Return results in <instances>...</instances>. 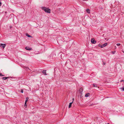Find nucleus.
<instances>
[{"mask_svg":"<svg viewBox=\"0 0 124 124\" xmlns=\"http://www.w3.org/2000/svg\"><path fill=\"white\" fill-rule=\"evenodd\" d=\"M42 9L43 10H44L45 12L48 13H50V10L48 8H46L45 7H43L42 8Z\"/></svg>","mask_w":124,"mask_h":124,"instance_id":"obj_1","label":"nucleus"},{"mask_svg":"<svg viewBox=\"0 0 124 124\" xmlns=\"http://www.w3.org/2000/svg\"><path fill=\"white\" fill-rule=\"evenodd\" d=\"M107 45V43H105L104 44L102 45H100V46H99L101 48H102L104 47L105 46H106Z\"/></svg>","mask_w":124,"mask_h":124,"instance_id":"obj_2","label":"nucleus"},{"mask_svg":"<svg viewBox=\"0 0 124 124\" xmlns=\"http://www.w3.org/2000/svg\"><path fill=\"white\" fill-rule=\"evenodd\" d=\"M91 43L93 44H95L96 43V41H95L94 39H91Z\"/></svg>","mask_w":124,"mask_h":124,"instance_id":"obj_3","label":"nucleus"},{"mask_svg":"<svg viewBox=\"0 0 124 124\" xmlns=\"http://www.w3.org/2000/svg\"><path fill=\"white\" fill-rule=\"evenodd\" d=\"M2 46L3 48H4L6 46V44H0V46Z\"/></svg>","mask_w":124,"mask_h":124,"instance_id":"obj_4","label":"nucleus"},{"mask_svg":"<svg viewBox=\"0 0 124 124\" xmlns=\"http://www.w3.org/2000/svg\"><path fill=\"white\" fill-rule=\"evenodd\" d=\"M25 49L27 50H31V48H30L29 47H25Z\"/></svg>","mask_w":124,"mask_h":124,"instance_id":"obj_5","label":"nucleus"},{"mask_svg":"<svg viewBox=\"0 0 124 124\" xmlns=\"http://www.w3.org/2000/svg\"><path fill=\"white\" fill-rule=\"evenodd\" d=\"M79 91L80 93H82L83 91L82 88H80V89L79 90Z\"/></svg>","mask_w":124,"mask_h":124,"instance_id":"obj_6","label":"nucleus"},{"mask_svg":"<svg viewBox=\"0 0 124 124\" xmlns=\"http://www.w3.org/2000/svg\"><path fill=\"white\" fill-rule=\"evenodd\" d=\"M46 70H43L42 71V73L43 74H45V75H47L46 74Z\"/></svg>","mask_w":124,"mask_h":124,"instance_id":"obj_7","label":"nucleus"},{"mask_svg":"<svg viewBox=\"0 0 124 124\" xmlns=\"http://www.w3.org/2000/svg\"><path fill=\"white\" fill-rule=\"evenodd\" d=\"M73 101H72V102H70L69 103V108H70L71 107V105H72V103H73Z\"/></svg>","mask_w":124,"mask_h":124,"instance_id":"obj_8","label":"nucleus"},{"mask_svg":"<svg viewBox=\"0 0 124 124\" xmlns=\"http://www.w3.org/2000/svg\"><path fill=\"white\" fill-rule=\"evenodd\" d=\"M90 93H87L85 95V97H87L89 96Z\"/></svg>","mask_w":124,"mask_h":124,"instance_id":"obj_9","label":"nucleus"},{"mask_svg":"<svg viewBox=\"0 0 124 124\" xmlns=\"http://www.w3.org/2000/svg\"><path fill=\"white\" fill-rule=\"evenodd\" d=\"M86 11L88 13H90V10L89 9H86Z\"/></svg>","mask_w":124,"mask_h":124,"instance_id":"obj_10","label":"nucleus"},{"mask_svg":"<svg viewBox=\"0 0 124 124\" xmlns=\"http://www.w3.org/2000/svg\"><path fill=\"white\" fill-rule=\"evenodd\" d=\"M26 36H27V37H31V36L30 35H29L28 34H26Z\"/></svg>","mask_w":124,"mask_h":124,"instance_id":"obj_11","label":"nucleus"},{"mask_svg":"<svg viewBox=\"0 0 124 124\" xmlns=\"http://www.w3.org/2000/svg\"><path fill=\"white\" fill-rule=\"evenodd\" d=\"M29 99V98L28 97H26V100L25 101V102H27L28 101V99Z\"/></svg>","mask_w":124,"mask_h":124,"instance_id":"obj_12","label":"nucleus"},{"mask_svg":"<svg viewBox=\"0 0 124 124\" xmlns=\"http://www.w3.org/2000/svg\"><path fill=\"white\" fill-rule=\"evenodd\" d=\"M8 78L7 77H4L2 78V79L4 80H5L7 79Z\"/></svg>","mask_w":124,"mask_h":124,"instance_id":"obj_13","label":"nucleus"},{"mask_svg":"<svg viewBox=\"0 0 124 124\" xmlns=\"http://www.w3.org/2000/svg\"><path fill=\"white\" fill-rule=\"evenodd\" d=\"M24 106L25 107H26L27 106L26 102H25L24 104Z\"/></svg>","mask_w":124,"mask_h":124,"instance_id":"obj_14","label":"nucleus"},{"mask_svg":"<svg viewBox=\"0 0 124 124\" xmlns=\"http://www.w3.org/2000/svg\"><path fill=\"white\" fill-rule=\"evenodd\" d=\"M120 89H122L123 91H124V87H123V88H120Z\"/></svg>","mask_w":124,"mask_h":124,"instance_id":"obj_15","label":"nucleus"},{"mask_svg":"<svg viewBox=\"0 0 124 124\" xmlns=\"http://www.w3.org/2000/svg\"><path fill=\"white\" fill-rule=\"evenodd\" d=\"M93 86L94 87H97V86L96 85H95L94 84H93Z\"/></svg>","mask_w":124,"mask_h":124,"instance_id":"obj_16","label":"nucleus"},{"mask_svg":"<svg viewBox=\"0 0 124 124\" xmlns=\"http://www.w3.org/2000/svg\"><path fill=\"white\" fill-rule=\"evenodd\" d=\"M115 52H116L115 51H112V54H114L115 53Z\"/></svg>","mask_w":124,"mask_h":124,"instance_id":"obj_17","label":"nucleus"},{"mask_svg":"<svg viewBox=\"0 0 124 124\" xmlns=\"http://www.w3.org/2000/svg\"><path fill=\"white\" fill-rule=\"evenodd\" d=\"M120 44H116V45L118 46H119Z\"/></svg>","mask_w":124,"mask_h":124,"instance_id":"obj_18","label":"nucleus"},{"mask_svg":"<svg viewBox=\"0 0 124 124\" xmlns=\"http://www.w3.org/2000/svg\"><path fill=\"white\" fill-rule=\"evenodd\" d=\"M3 75L1 73H0V76H3Z\"/></svg>","mask_w":124,"mask_h":124,"instance_id":"obj_19","label":"nucleus"},{"mask_svg":"<svg viewBox=\"0 0 124 124\" xmlns=\"http://www.w3.org/2000/svg\"><path fill=\"white\" fill-rule=\"evenodd\" d=\"M21 92L22 93H23V91L22 89L21 90Z\"/></svg>","mask_w":124,"mask_h":124,"instance_id":"obj_20","label":"nucleus"},{"mask_svg":"<svg viewBox=\"0 0 124 124\" xmlns=\"http://www.w3.org/2000/svg\"><path fill=\"white\" fill-rule=\"evenodd\" d=\"M124 81V80H121V82H123V81Z\"/></svg>","mask_w":124,"mask_h":124,"instance_id":"obj_21","label":"nucleus"},{"mask_svg":"<svg viewBox=\"0 0 124 124\" xmlns=\"http://www.w3.org/2000/svg\"><path fill=\"white\" fill-rule=\"evenodd\" d=\"M1 3L0 2V6H1Z\"/></svg>","mask_w":124,"mask_h":124,"instance_id":"obj_22","label":"nucleus"},{"mask_svg":"<svg viewBox=\"0 0 124 124\" xmlns=\"http://www.w3.org/2000/svg\"><path fill=\"white\" fill-rule=\"evenodd\" d=\"M27 68V70H28H28H30V69H29V68Z\"/></svg>","mask_w":124,"mask_h":124,"instance_id":"obj_23","label":"nucleus"},{"mask_svg":"<svg viewBox=\"0 0 124 124\" xmlns=\"http://www.w3.org/2000/svg\"><path fill=\"white\" fill-rule=\"evenodd\" d=\"M74 100V99L73 98V99H72V100H73H73Z\"/></svg>","mask_w":124,"mask_h":124,"instance_id":"obj_24","label":"nucleus"},{"mask_svg":"<svg viewBox=\"0 0 124 124\" xmlns=\"http://www.w3.org/2000/svg\"><path fill=\"white\" fill-rule=\"evenodd\" d=\"M123 52L124 53V51H123Z\"/></svg>","mask_w":124,"mask_h":124,"instance_id":"obj_25","label":"nucleus"},{"mask_svg":"<svg viewBox=\"0 0 124 124\" xmlns=\"http://www.w3.org/2000/svg\"><path fill=\"white\" fill-rule=\"evenodd\" d=\"M105 39H106V38H105Z\"/></svg>","mask_w":124,"mask_h":124,"instance_id":"obj_26","label":"nucleus"}]
</instances>
